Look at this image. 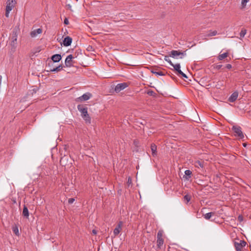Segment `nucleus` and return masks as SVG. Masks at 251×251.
I'll return each mask as SVG.
<instances>
[{"label": "nucleus", "instance_id": "obj_38", "mask_svg": "<svg viewBox=\"0 0 251 251\" xmlns=\"http://www.w3.org/2000/svg\"><path fill=\"white\" fill-rule=\"evenodd\" d=\"M92 233L93 234H94V235H96L97 234V231L95 229H93L92 230Z\"/></svg>", "mask_w": 251, "mask_h": 251}, {"label": "nucleus", "instance_id": "obj_26", "mask_svg": "<svg viewBox=\"0 0 251 251\" xmlns=\"http://www.w3.org/2000/svg\"><path fill=\"white\" fill-rule=\"evenodd\" d=\"M127 185L128 187H129L130 185H132V179L131 177L129 176L127 179Z\"/></svg>", "mask_w": 251, "mask_h": 251}, {"label": "nucleus", "instance_id": "obj_20", "mask_svg": "<svg viewBox=\"0 0 251 251\" xmlns=\"http://www.w3.org/2000/svg\"><path fill=\"white\" fill-rule=\"evenodd\" d=\"M214 212H209L204 215V218L206 220H209L212 216L214 215Z\"/></svg>", "mask_w": 251, "mask_h": 251}, {"label": "nucleus", "instance_id": "obj_25", "mask_svg": "<svg viewBox=\"0 0 251 251\" xmlns=\"http://www.w3.org/2000/svg\"><path fill=\"white\" fill-rule=\"evenodd\" d=\"M173 67L174 68L175 70L176 71H178L180 69V65L179 64H174V66H173Z\"/></svg>", "mask_w": 251, "mask_h": 251}, {"label": "nucleus", "instance_id": "obj_30", "mask_svg": "<svg viewBox=\"0 0 251 251\" xmlns=\"http://www.w3.org/2000/svg\"><path fill=\"white\" fill-rule=\"evenodd\" d=\"M185 174L186 176H189V178H190L191 177L192 172L191 171L187 170L185 171Z\"/></svg>", "mask_w": 251, "mask_h": 251}, {"label": "nucleus", "instance_id": "obj_4", "mask_svg": "<svg viewBox=\"0 0 251 251\" xmlns=\"http://www.w3.org/2000/svg\"><path fill=\"white\" fill-rule=\"evenodd\" d=\"M232 130L235 133V135L237 136L240 139H243L244 137V135L242 131L241 127L237 126H233L232 127Z\"/></svg>", "mask_w": 251, "mask_h": 251}, {"label": "nucleus", "instance_id": "obj_9", "mask_svg": "<svg viewBox=\"0 0 251 251\" xmlns=\"http://www.w3.org/2000/svg\"><path fill=\"white\" fill-rule=\"evenodd\" d=\"M127 87H128V84L127 83L124 82L122 83H119L116 86L115 88V91L116 92L119 93Z\"/></svg>", "mask_w": 251, "mask_h": 251}, {"label": "nucleus", "instance_id": "obj_10", "mask_svg": "<svg viewBox=\"0 0 251 251\" xmlns=\"http://www.w3.org/2000/svg\"><path fill=\"white\" fill-rule=\"evenodd\" d=\"M123 225V223L122 221H120L117 226L114 229L113 233L115 236L118 235L122 230V227Z\"/></svg>", "mask_w": 251, "mask_h": 251}, {"label": "nucleus", "instance_id": "obj_37", "mask_svg": "<svg viewBox=\"0 0 251 251\" xmlns=\"http://www.w3.org/2000/svg\"><path fill=\"white\" fill-rule=\"evenodd\" d=\"M222 65H217V66H216V68L217 69H221V68H222Z\"/></svg>", "mask_w": 251, "mask_h": 251}, {"label": "nucleus", "instance_id": "obj_15", "mask_svg": "<svg viewBox=\"0 0 251 251\" xmlns=\"http://www.w3.org/2000/svg\"><path fill=\"white\" fill-rule=\"evenodd\" d=\"M51 59L54 62H58L61 59L60 54H56L52 56Z\"/></svg>", "mask_w": 251, "mask_h": 251}, {"label": "nucleus", "instance_id": "obj_3", "mask_svg": "<svg viewBox=\"0 0 251 251\" xmlns=\"http://www.w3.org/2000/svg\"><path fill=\"white\" fill-rule=\"evenodd\" d=\"M163 231L162 230H159L157 232V246L158 249H161V247L163 246L164 244V239L163 238Z\"/></svg>", "mask_w": 251, "mask_h": 251}, {"label": "nucleus", "instance_id": "obj_29", "mask_svg": "<svg viewBox=\"0 0 251 251\" xmlns=\"http://www.w3.org/2000/svg\"><path fill=\"white\" fill-rule=\"evenodd\" d=\"M151 72L153 74H156V75H164V74L161 71H159V72H154V71H151Z\"/></svg>", "mask_w": 251, "mask_h": 251}, {"label": "nucleus", "instance_id": "obj_14", "mask_svg": "<svg viewBox=\"0 0 251 251\" xmlns=\"http://www.w3.org/2000/svg\"><path fill=\"white\" fill-rule=\"evenodd\" d=\"M151 151L152 152V155L156 156L157 155V146L154 144H152L151 146Z\"/></svg>", "mask_w": 251, "mask_h": 251}, {"label": "nucleus", "instance_id": "obj_2", "mask_svg": "<svg viewBox=\"0 0 251 251\" xmlns=\"http://www.w3.org/2000/svg\"><path fill=\"white\" fill-rule=\"evenodd\" d=\"M16 2L15 0H8L6 2V12H5V16L6 17H9V12L12 10V9L15 6Z\"/></svg>", "mask_w": 251, "mask_h": 251}, {"label": "nucleus", "instance_id": "obj_24", "mask_svg": "<svg viewBox=\"0 0 251 251\" xmlns=\"http://www.w3.org/2000/svg\"><path fill=\"white\" fill-rule=\"evenodd\" d=\"M67 159V157L64 156L63 157H62L60 160V163L62 166H66V164L65 163V161Z\"/></svg>", "mask_w": 251, "mask_h": 251}, {"label": "nucleus", "instance_id": "obj_21", "mask_svg": "<svg viewBox=\"0 0 251 251\" xmlns=\"http://www.w3.org/2000/svg\"><path fill=\"white\" fill-rule=\"evenodd\" d=\"M63 69V66L62 65H59L56 68H54L52 69H50V72H59L61 71Z\"/></svg>", "mask_w": 251, "mask_h": 251}, {"label": "nucleus", "instance_id": "obj_19", "mask_svg": "<svg viewBox=\"0 0 251 251\" xmlns=\"http://www.w3.org/2000/svg\"><path fill=\"white\" fill-rule=\"evenodd\" d=\"M195 166L196 167H201L202 168L203 167V162L201 161H200L199 160H197L194 163Z\"/></svg>", "mask_w": 251, "mask_h": 251}, {"label": "nucleus", "instance_id": "obj_23", "mask_svg": "<svg viewBox=\"0 0 251 251\" xmlns=\"http://www.w3.org/2000/svg\"><path fill=\"white\" fill-rule=\"evenodd\" d=\"M247 33V30L245 29H242L240 33V38L242 39Z\"/></svg>", "mask_w": 251, "mask_h": 251}, {"label": "nucleus", "instance_id": "obj_28", "mask_svg": "<svg viewBox=\"0 0 251 251\" xmlns=\"http://www.w3.org/2000/svg\"><path fill=\"white\" fill-rule=\"evenodd\" d=\"M249 1V0H242V8H244L246 5V3Z\"/></svg>", "mask_w": 251, "mask_h": 251}, {"label": "nucleus", "instance_id": "obj_39", "mask_svg": "<svg viewBox=\"0 0 251 251\" xmlns=\"http://www.w3.org/2000/svg\"><path fill=\"white\" fill-rule=\"evenodd\" d=\"M182 75V76H183V77L187 78V76H186V75L185 74H184L183 73L182 75Z\"/></svg>", "mask_w": 251, "mask_h": 251}, {"label": "nucleus", "instance_id": "obj_32", "mask_svg": "<svg viewBox=\"0 0 251 251\" xmlns=\"http://www.w3.org/2000/svg\"><path fill=\"white\" fill-rule=\"evenodd\" d=\"M64 24L66 25H68L69 24V21L67 18H65L64 19Z\"/></svg>", "mask_w": 251, "mask_h": 251}, {"label": "nucleus", "instance_id": "obj_22", "mask_svg": "<svg viewBox=\"0 0 251 251\" xmlns=\"http://www.w3.org/2000/svg\"><path fill=\"white\" fill-rule=\"evenodd\" d=\"M208 32L209 33L207 35V36H208V37L215 36L218 33L217 31L216 30H213V31L210 30V31H209Z\"/></svg>", "mask_w": 251, "mask_h": 251}, {"label": "nucleus", "instance_id": "obj_35", "mask_svg": "<svg viewBox=\"0 0 251 251\" xmlns=\"http://www.w3.org/2000/svg\"><path fill=\"white\" fill-rule=\"evenodd\" d=\"M177 74L179 75H181L183 74V72L180 70V69L177 71Z\"/></svg>", "mask_w": 251, "mask_h": 251}, {"label": "nucleus", "instance_id": "obj_13", "mask_svg": "<svg viewBox=\"0 0 251 251\" xmlns=\"http://www.w3.org/2000/svg\"><path fill=\"white\" fill-rule=\"evenodd\" d=\"M42 32V30L41 28H38L30 32V35L32 37H35L38 34H41Z\"/></svg>", "mask_w": 251, "mask_h": 251}, {"label": "nucleus", "instance_id": "obj_17", "mask_svg": "<svg viewBox=\"0 0 251 251\" xmlns=\"http://www.w3.org/2000/svg\"><path fill=\"white\" fill-rule=\"evenodd\" d=\"M23 215L26 218H28L29 216L28 210L25 205H24L23 208Z\"/></svg>", "mask_w": 251, "mask_h": 251}, {"label": "nucleus", "instance_id": "obj_7", "mask_svg": "<svg viewBox=\"0 0 251 251\" xmlns=\"http://www.w3.org/2000/svg\"><path fill=\"white\" fill-rule=\"evenodd\" d=\"M180 55H181L180 58H182L184 56L186 55L185 51L181 52L179 50H173L170 52V56L176 58V56Z\"/></svg>", "mask_w": 251, "mask_h": 251}, {"label": "nucleus", "instance_id": "obj_6", "mask_svg": "<svg viewBox=\"0 0 251 251\" xmlns=\"http://www.w3.org/2000/svg\"><path fill=\"white\" fill-rule=\"evenodd\" d=\"M92 97V94L90 93L84 94L82 96L77 98L75 101L77 102H82L88 100Z\"/></svg>", "mask_w": 251, "mask_h": 251}, {"label": "nucleus", "instance_id": "obj_36", "mask_svg": "<svg viewBox=\"0 0 251 251\" xmlns=\"http://www.w3.org/2000/svg\"><path fill=\"white\" fill-rule=\"evenodd\" d=\"M238 220L240 222L243 221V217L241 215L239 216L238 217Z\"/></svg>", "mask_w": 251, "mask_h": 251}, {"label": "nucleus", "instance_id": "obj_1", "mask_svg": "<svg viewBox=\"0 0 251 251\" xmlns=\"http://www.w3.org/2000/svg\"><path fill=\"white\" fill-rule=\"evenodd\" d=\"M77 109L81 113V116L87 124L91 123V118L88 114V108L83 105H77Z\"/></svg>", "mask_w": 251, "mask_h": 251}, {"label": "nucleus", "instance_id": "obj_16", "mask_svg": "<svg viewBox=\"0 0 251 251\" xmlns=\"http://www.w3.org/2000/svg\"><path fill=\"white\" fill-rule=\"evenodd\" d=\"M12 231L13 233L17 236H19L20 235V233L18 229V227L16 225H14L12 227Z\"/></svg>", "mask_w": 251, "mask_h": 251}, {"label": "nucleus", "instance_id": "obj_27", "mask_svg": "<svg viewBox=\"0 0 251 251\" xmlns=\"http://www.w3.org/2000/svg\"><path fill=\"white\" fill-rule=\"evenodd\" d=\"M184 200L187 201V202H188L191 200V196L188 195H186L184 197Z\"/></svg>", "mask_w": 251, "mask_h": 251}, {"label": "nucleus", "instance_id": "obj_31", "mask_svg": "<svg viewBox=\"0 0 251 251\" xmlns=\"http://www.w3.org/2000/svg\"><path fill=\"white\" fill-rule=\"evenodd\" d=\"M75 201V199L74 198H70L68 200V203L69 204H72Z\"/></svg>", "mask_w": 251, "mask_h": 251}, {"label": "nucleus", "instance_id": "obj_34", "mask_svg": "<svg viewBox=\"0 0 251 251\" xmlns=\"http://www.w3.org/2000/svg\"><path fill=\"white\" fill-rule=\"evenodd\" d=\"M165 60L169 62L171 66H174V64L171 62L170 60H167V59H165Z\"/></svg>", "mask_w": 251, "mask_h": 251}, {"label": "nucleus", "instance_id": "obj_8", "mask_svg": "<svg viewBox=\"0 0 251 251\" xmlns=\"http://www.w3.org/2000/svg\"><path fill=\"white\" fill-rule=\"evenodd\" d=\"M246 242L244 240H240L239 242H235L234 246L236 251H242V248L246 245Z\"/></svg>", "mask_w": 251, "mask_h": 251}, {"label": "nucleus", "instance_id": "obj_33", "mask_svg": "<svg viewBox=\"0 0 251 251\" xmlns=\"http://www.w3.org/2000/svg\"><path fill=\"white\" fill-rule=\"evenodd\" d=\"M226 67L228 69H230L232 68V66L231 64H228L226 65Z\"/></svg>", "mask_w": 251, "mask_h": 251}, {"label": "nucleus", "instance_id": "obj_40", "mask_svg": "<svg viewBox=\"0 0 251 251\" xmlns=\"http://www.w3.org/2000/svg\"><path fill=\"white\" fill-rule=\"evenodd\" d=\"M250 217H251V214Z\"/></svg>", "mask_w": 251, "mask_h": 251}, {"label": "nucleus", "instance_id": "obj_18", "mask_svg": "<svg viewBox=\"0 0 251 251\" xmlns=\"http://www.w3.org/2000/svg\"><path fill=\"white\" fill-rule=\"evenodd\" d=\"M228 55V52H225L223 54H220L218 56V59L219 60H222L226 58Z\"/></svg>", "mask_w": 251, "mask_h": 251}, {"label": "nucleus", "instance_id": "obj_11", "mask_svg": "<svg viewBox=\"0 0 251 251\" xmlns=\"http://www.w3.org/2000/svg\"><path fill=\"white\" fill-rule=\"evenodd\" d=\"M238 96V93L237 92L235 91L231 94V95L228 98V100L229 101H230L231 102H233L237 100Z\"/></svg>", "mask_w": 251, "mask_h": 251}, {"label": "nucleus", "instance_id": "obj_12", "mask_svg": "<svg viewBox=\"0 0 251 251\" xmlns=\"http://www.w3.org/2000/svg\"><path fill=\"white\" fill-rule=\"evenodd\" d=\"M72 42V39L69 36L65 37L63 40V45L64 46L68 47L71 45Z\"/></svg>", "mask_w": 251, "mask_h": 251}, {"label": "nucleus", "instance_id": "obj_5", "mask_svg": "<svg viewBox=\"0 0 251 251\" xmlns=\"http://www.w3.org/2000/svg\"><path fill=\"white\" fill-rule=\"evenodd\" d=\"M74 58L72 54L69 55L66 58L65 61V66L67 67H70L74 66L75 62L73 59Z\"/></svg>", "mask_w": 251, "mask_h": 251}]
</instances>
